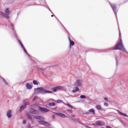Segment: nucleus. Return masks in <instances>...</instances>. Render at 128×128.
<instances>
[{
    "mask_svg": "<svg viewBox=\"0 0 128 128\" xmlns=\"http://www.w3.org/2000/svg\"><path fill=\"white\" fill-rule=\"evenodd\" d=\"M116 110L118 112L119 114L123 116L124 117H128V116L126 113H122L118 110Z\"/></svg>",
    "mask_w": 128,
    "mask_h": 128,
    "instance_id": "nucleus-17",
    "label": "nucleus"
},
{
    "mask_svg": "<svg viewBox=\"0 0 128 128\" xmlns=\"http://www.w3.org/2000/svg\"><path fill=\"white\" fill-rule=\"evenodd\" d=\"M88 111L89 112H90L91 113L93 114H95V110L93 108L89 110Z\"/></svg>",
    "mask_w": 128,
    "mask_h": 128,
    "instance_id": "nucleus-22",
    "label": "nucleus"
},
{
    "mask_svg": "<svg viewBox=\"0 0 128 128\" xmlns=\"http://www.w3.org/2000/svg\"><path fill=\"white\" fill-rule=\"evenodd\" d=\"M47 69V68H40V70H41L40 71L42 72L43 71H44L46 70Z\"/></svg>",
    "mask_w": 128,
    "mask_h": 128,
    "instance_id": "nucleus-31",
    "label": "nucleus"
},
{
    "mask_svg": "<svg viewBox=\"0 0 128 128\" xmlns=\"http://www.w3.org/2000/svg\"><path fill=\"white\" fill-rule=\"evenodd\" d=\"M54 115V114L52 115L51 116L52 118V120H55L56 119V116H55Z\"/></svg>",
    "mask_w": 128,
    "mask_h": 128,
    "instance_id": "nucleus-36",
    "label": "nucleus"
},
{
    "mask_svg": "<svg viewBox=\"0 0 128 128\" xmlns=\"http://www.w3.org/2000/svg\"><path fill=\"white\" fill-rule=\"evenodd\" d=\"M29 112L30 114H39V112L38 110L31 108L29 109Z\"/></svg>",
    "mask_w": 128,
    "mask_h": 128,
    "instance_id": "nucleus-6",
    "label": "nucleus"
},
{
    "mask_svg": "<svg viewBox=\"0 0 128 128\" xmlns=\"http://www.w3.org/2000/svg\"><path fill=\"white\" fill-rule=\"evenodd\" d=\"M18 14H19V13H18V14H17V16H18Z\"/></svg>",
    "mask_w": 128,
    "mask_h": 128,
    "instance_id": "nucleus-62",
    "label": "nucleus"
},
{
    "mask_svg": "<svg viewBox=\"0 0 128 128\" xmlns=\"http://www.w3.org/2000/svg\"><path fill=\"white\" fill-rule=\"evenodd\" d=\"M85 114H90V113L88 112H85Z\"/></svg>",
    "mask_w": 128,
    "mask_h": 128,
    "instance_id": "nucleus-50",
    "label": "nucleus"
},
{
    "mask_svg": "<svg viewBox=\"0 0 128 128\" xmlns=\"http://www.w3.org/2000/svg\"><path fill=\"white\" fill-rule=\"evenodd\" d=\"M54 16H55V15H51V16L52 17H53Z\"/></svg>",
    "mask_w": 128,
    "mask_h": 128,
    "instance_id": "nucleus-55",
    "label": "nucleus"
},
{
    "mask_svg": "<svg viewBox=\"0 0 128 128\" xmlns=\"http://www.w3.org/2000/svg\"><path fill=\"white\" fill-rule=\"evenodd\" d=\"M55 16L56 18L60 22V21L58 19V18L56 16Z\"/></svg>",
    "mask_w": 128,
    "mask_h": 128,
    "instance_id": "nucleus-51",
    "label": "nucleus"
},
{
    "mask_svg": "<svg viewBox=\"0 0 128 128\" xmlns=\"http://www.w3.org/2000/svg\"><path fill=\"white\" fill-rule=\"evenodd\" d=\"M37 99V97L36 96H35L32 99V100L34 101Z\"/></svg>",
    "mask_w": 128,
    "mask_h": 128,
    "instance_id": "nucleus-40",
    "label": "nucleus"
},
{
    "mask_svg": "<svg viewBox=\"0 0 128 128\" xmlns=\"http://www.w3.org/2000/svg\"><path fill=\"white\" fill-rule=\"evenodd\" d=\"M66 105L68 106H70V104H68V103H67V104H66Z\"/></svg>",
    "mask_w": 128,
    "mask_h": 128,
    "instance_id": "nucleus-49",
    "label": "nucleus"
},
{
    "mask_svg": "<svg viewBox=\"0 0 128 128\" xmlns=\"http://www.w3.org/2000/svg\"><path fill=\"white\" fill-rule=\"evenodd\" d=\"M38 122L40 124L44 125L46 126H47L50 125V124L49 123L44 120H40L38 121Z\"/></svg>",
    "mask_w": 128,
    "mask_h": 128,
    "instance_id": "nucleus-11",
    "label": "nucleus"
},
{
    "mask_svg": "<svg viewBox=\"0 0 128 128\" xmlns=\"http://www.w3.org/2000/svg\"><path fill=\"white\" fill-rule=\"evenodd\" d=\"M119 36H120V33Z\"/></svg>",
    "mask_w": 128,
    "mask_h": 128,
    "instance_id": "nucleus-59",
    "label": "nucleus"
},
{
    "mask_svg": "<svg viewBox=\"0 0 128 128\" xmlns=\"http://www.w3.org/2000/svg\"><path fill=\"white\" fill-rule=\"evenodd\" d=\"M27 117L30 119V120H31L32 122V123L33 122V121L32 120V118L31 117V115L30 114L28 113L27 114Z\"/></svg>",
    "mask_w": 128,
    "mask_h": 128,
    "instance_id": "nucleus-25",
    "label": "nucleus"
},
{
    "mask_svg": "<svg viewBox=\"0 0 128 128\" xmlns=\"http://www.w3.org/2000/svg\"><path fill=\"white\" fill-rule=\"evenodd\" d=\"M119 50L125 54H128V52L126 50L122 43V39L120 38L119 42L116 45L112 50Z\"/></svg>",
    "mask_w": 128,
    "mask_h": 128,
    "instance_id": "nucleus-1",
    "label": "nucleus"
},
{
    "mask_svg": "<svg viewBox=\"0 0 128 128\" xmlns=\"http://www.w3.org/2000/svg\"><path fill=\"white\" fill-rule=\"evenodd\" d=\"M92 124L95 126H98L97 121L96 123Z\"/></svg>",
    "mask_w": 128,
    "mask_h": 128,
    "instance_id": "nucleus-35",
    "label": "nucleus"
},
{
    "mask_svg": "<svg viewBox=\"0 0 128 128\" xmlns=\"http://www.w3.org/2000/svg\"><path fill=\"white\" fill-rule=\"evenodd\" d=\"M80 98L82 99H86V96L83 95H80Z\"/></svg>",
    "mask_w": 128,
    "mask_h": 128,
    "instance_id": "nucleus-32",
    "label": "nucleus"
},
{
    "mask_svg": "<svg viewBox=\"0 0 128 128\" xmlns=\"http://www.w3.org/2000/svg\"><path fill=\"white\" fill-rule=\"evenodd\" d=\"M34 92H36L38 94L40 93L42 94H46L52 93L53 92L44 89L42 87H38L34 89Z\"/></svg>",
    "mask_w": 128,
    "mask_h": 128,
    "instance_id": "nucleus-2",
    "label": "nucleus"
},
{
    "mask_svg": "<svg viewBox=\"0 0 128 128\" xmlns=\"http://www.w3.org/2000/svg\"><path fill=\"white\" fill-rule=\"evenodd\" d=\"M97 122L98 126H102L104 124V122H102L100 120H98Z\"/></svg>",
    "mask_w": 128,
    "mask_h": 128,
    "instance_id": "nucleus-16",
    "label": "nucleus"
},
{
    "mask_svg": "<svg viewBox=\"0 0 128 128\" xmlns=\"http://www.w3.org/2000/svg\"><path fill=\"white\" fill-rule=\"evenodd\" d=\"M28 128H32V127L31 126L30 124H28Z\"/></svg>",
    "mask_w": 128,
    "mask_h": 128,
    "instance_id": "nucleus-42",
    "label": "nucleus"
},
{
    "mask_svg": "<svg viewBox=\"0 0 128 128\" xmlns=\"http://www.w3.org/2000/svg\"><path fill=\"white\" fill-rule=\"evenodd\" d=\"M118 10V9L117 8L116 4H112V10L116 16Z\"/></svg>",
    "mask_w": 128,
    "mask_h": 128,
    "instance_id": "nucleus-9",
    "label": "nucleus"
},
{
    "mask_svg": "<svg viewBox=\"0 0 128 128\" xmlns=\"http://www.w3.org/2000/svg\"><path fill=\"white\" fill-rule=\"evenodd\" d=\"M75 88L76 89H74L72 90V92H76L79 90V88L78 87L76 86L75 87Z\"/></svg>",
    "mask_w": 128,
    "mask_h": 128,
    "instance_id": "nucleus-24",
    "label": "nucleus"
},
{
    "mask_svg": "<svg viewBox=\"0 0 128 128\" xmlns=\"http://www.w3.org/2000/svg\"><path fill=\"white\" fill-rule=\"evenodd\" d=\"M121 59V58L120 56L117 57L116 59V65L117 66L118 64V61Z\"/></svg>",
    "mask_w": 128,
    "mask_h": 128,
    "instance_id": "nucleus-20",
    "label": "nucleus"
},
{
    "mask_svg": "<svg viewBox=\"0 0 128 128\" xmlns=\"http://www.w3.org/2000/svg\"><path fill=\"white\" fill-rule=\"evenodd\" d=\"M34 67L36 68H37L38 70H39L40 69V67H38L37 66H34Z\"/></svg>",
    "mask_w": 128,
    "mask_h": 128,
    "instance_id": "nucleus-41",
    "label": "nucleus"
},
{
    "mask_svg": "<svg viewBox=\"0 0 128 128\" xmlns=\"http://www.w3.org/2000/svg\"><path fill=\"white\" fill-rule=\"evenodd\" d=\"M57 90L62 89L63 88V87L62 86H56Z\"/></svg>",
    "mask_w": 128,
    "mask_h": 128,
    "instance_id": "nucleus-33",
    "label": "nucleus"
},
{
    "mask_svg": "<svg viewBox=\"0 0 128 128\" xmlns=\"http://www.w3.org/2000/svg\"><path fill=\"white\" fill-rule=\"evenodd\" d=\"M26 86L28 89H30L32 88V86L29 83L26 84Z\"/></svg>",
    "mask_w": 128,
    "mask_h": 128,
    "instance_id": "nucleus-18",
    "label": "nucleus"
},
{
    "mask_svg": "<svg viewBox=\"0 0 128 128\" xmlns=\"http://www.w3.org/2000/svg\"><path fill=\"white\" fill-rule=\"evenodd\" d=\"M67 111L69 112L70 113H72V110H67Z\"/></svg>",
    "mask_w": 128,
    "mask_h": 128,
    "instance_id": "nucleus-47",
    "label": "nucleus"
},
{
    "mask_svg": "<svg viewBox=\"0 0 128 128\" xmlns=\"http://www.w3.org/2000/svg\"><path fill=\"white\" fill-rule=\"evenodd\" d=\"M68 38L70 42V48H71V46H73L74 44V42L73 41L71 40L69 34H68Z\"/></svg>",
    "mask_w": 128,
    "mask_h": 128,
    "instance_id": "nucleus-14",
    "label": "nucleus"
},
{
    "mask_svg": "<svg viewBox=\"0 0 128 128\" xmlns=\"http://www.w3.org/2000/svg\"><path fill=\"white\" fill-rule=\"evenodd\" d=\"M17 41L18 43L20 45V46L22 48L24 52V53L26 54V55L28 56H30V55L28 53L26 50L24 48V46L23 44H22L21 41L19 39H17Z\"/></svg>",
    "mask_w": 128,
    "mask_h": 128,
    "instance_id": "nucleus-4",
    "label": "nucleus"
},
{
    "mask_svg": "<svg viewBox=\"0 0 128 128\" xmlns=\"http://www.w3.org/2000/svg\"><path fill=\"white\" fill-rule=\"evenodd\" d=\"M48 10L51 12V13L52 14H53V13L52 12V11L49 8V7H48Z\"/></svg>",
    "mask_w": 128,
    "mask_h": 128,
    "instance_id": "nucleus-43",
    "label": "nucleus"
},
{
    "mask_svg": "<svg viewBox=\"0 0 128 128\" xmlns=\"http://www.w3.org/2000/svg\"><path fill=\"white\" fill-rule=\"evenodd\" d=\"M74 85L76 86L80 87L82 86V81L80 79L77 80L74 83Z\"/></svg>",
    "mask_w": 128,
    "mask_h": 128,
    "instance_id": "nucleus-8",
    "label": "nucleus"
},
{
    "mask_svg": "<svg viewBox=\"0 0 128 128\" xmlns=\"http://www.w3.org/2000/svg\"><path fill=\"white\" fill-rule=\"evenodd\" d=\"M46 4V6H44V5L42 4H39V5L44 6H45V7H46V8H47V9H48V7H49L47 5V4Z\"/></svg>",
    "mask_w": 128,
    "mask_h": 128,
    "instance_id": "nucleus-38",
    "label": "nucleus"
},
{
    "mask_svg": "<svg viewBox=\"0 0 128 128\" xmlns=\"http://www.w3.org/2000/svg\"><path fill=\"white\" fill-rule=\"evenodd\" d=\"M63 101L61 100H57V102L58 103H60L62 102Z\"/></svg>",
    "mask_w": 128,
    "mask_h": 128,
    "instance_id": "nucleus-34",
    "label": "nucleus"
},
{
    "mask_svg": "<svg viewBox=\"0 0 128 128\" xmlns=\"http://www.w3.org/2000/svg\"><path fill=\"white\" fill-rule=\"evenodd\" d=\"M110 4L111 8H112V4L110 2Z\"/></svg>",
    "mask_w": 128,
    "mask_h": 128,
    "instance_id": "nucleus-52",
    "label": "nucleus"
},
{
    "mask_svg": "<svg viewBox=\"0 0 128 128\" xmlns=\"http://www.w3.org/2000/svg\"><path fill=\"white\" fill-rule=\"evenodd\" d=\"M71 120H72L74 122V121H75L73 119H71Z\"/></svg>",
    "mask_w": 128,
    "mask_h": 128,
    "instance_id": "nucleus-54",
    "label": "nucleus"
},
{
    "mask_svg": "<svg viewBox=\"0 0 128 128\" xmlns=\"http://www.w3.org/2000/svg\"><path fill=\"white\" fill-rule=\"evenodd\" d=\"M56 104L54 102H50L49 104V105L50 106H55Z\"/></svg>",
    "mask_w": 128,
    "mask_h": 128,
    "instance_id": "nucleus-30",
    "label": "nucleus"
},
{
    "mask_svg": "<svg viewBox=\"0 0 128 128\" xmlns=\"http://www.w3.org/2000/svg\"><path fill=\"white\" fill-rule=\"evenodd\" d=\"M33 116L35 118L38 119H43V118L39 116L33 115Z\"/></svg>",
    "mask_w": 128,
    "mask_h": 128,
    "instance_id": "nucleus-19",
    "label": "nucleus"
},
{
    "mask_svg": "<svg viewBox=\"0 0 128 128\" xmlns=\"http://www.w3.org/2000/svg\"><path fill=\"white\" fill-rule=\"evenodd\" d=\"M33 83L34 85H37L38 84V83L36 80H34L33 81Z\"/></svg>",
    "mask_w": 128,
    "mask_h": 128,
    "instance_id": "nucleus-26",
    "label": "nucleus"
},
{
    "mask_svg": "<svg viewBox=\"0 0 128 128\" xmlns=\"http://www.w3.org/2000/svg\"><path fill=\"white\" fill-rule=\"evenodd\" d=\"M6 14L5 13H4L3 12L1 11H0V16L2 17L3 18L5 17Z\"/></svg>",
    "mask_w": 128,
    "mask_h": 128,
    "instance_id": "nucleus-23",
    "label": "nucleus"
},
{
    "mask_svg": "<svg viewBox=\"0 0 128 128\" xmlns=\"http://www.w3.org/2000/svg\"><path fill=\"white\" fill-rule=\"evenodd\" d=\"M85 127L86 128H91V127H90L89 126H86V125H85Z\"/></svg>",
    "mask_w": 128,
    "mask_h": 128,
    "instance_id": "nucleus-45",
    "label": "nucleus"
},
{
    "mask_svg": "<svg viewBox=\"0 0 128 128\" xmlns=\"http://www.w3.org/2000/svg\"><path fill=\"white\" fill-rule=\"evenodd\" d=\"M79 124H82L80 122H78Z\"/></svg>",
    "mask_w": 128,
    "mask_h": 128,
    "instance_id": "nucleus-60",
    "label": "nucleus"
},
{
    "mask_svg": "<svg viewBox=\"0 0 128 128\" xmlns=\"http://www.w3.org/2000/svg\"><path fill=\"white\" fill-rule=\"evenodd\" d=\"M104 99L105 100H106V101H108V98L106 97H104Z\"/></svg>",
    "mask_w": 128,
    "mask_h": 128,
    "instance_id": "nucleus-46",
    "label": "nucleus"
},
{
    "mask_svg": "<svg viewBox=\"0 0 128 128\" xmlns=\"http://www.w3.org/2000/svg\"><path fill=\"white\" fill-rule=\"evenodd\" d=\"M26 123V120H23V124H25Z\"/></svg>",
    "mask_w": 128,
    "mask_h": 128,
    "instance_id": "nucleus-44",
    "label": "nucleus"
},
{
    "mask_svg": "<svg viewBox=\"0 0 128 128\" xmlns=\"http://www.w3.org/2000/svg\"><path fill=\"white\" fill-rule=\"evenodd\" d=\"M74 122L75 123H77V122H76V121H74Z\"/></svg>",
    "mask_w": 128,
    "mask_h": 128,
    "instance_id": "nucleus-57",
    "label": "nucleus"
},
{
    "mask_svg": "<svg viewBox=\"0 0 128 128\" xmlns=\"http://www.w3.org/2000/svg\"><path fill=\"white\" fill-rule=\"evenodd\" d=\"M14 2V0H8V3L9 4H11L12 3Z\"/></svg>",
    "mask_w": 128,
    "mask_h": 128,
    "instance_id": "nucleus-37",
    "label": "nucleus"
},
{
    "mask_svg": "<svg viewBox=\"0 0 128 128\" xmlns=\"http://www.w3.org/2000/svg\"><path fill=\"white\" fill-rule=\"evenodd\" d=\"M12 111L11 110H9L7 112L6 114V116L8 118H10L12 116V115L11 114Z\"/></svg>",
    "mask_w": 128,
    "mask_h": 128,
    "instance_id": "nucleus-15",
    "label": "nucleus"
},
{
    "mask_svg": "<svg viewBox=\"0 0 128 128\" xmlns=\"http://www.w3.org/2000/svg\"><path fill=\"white\" fill-rule=\"evenodd\" d=\"M112 50V48H110L107 49H102V50H97L96 49H93L92 51L94 52L97 53L100 52H109Z\"/></svg>",
    "mask_w": 128,
    "mask_h": 128,
    "instance_id": "nucleus-3",
    "label": "nucleus"
},
{
    "mask_svg": "<svg viewBox=\"0 0 128 128\" xmlns=\"http://www.w3.org/2000/svg\"><path fill=\"white\" fill-rule=\"evenodd\" d=\"M51 112H52L54 115H57L62 118H64L66 116L64 114L60 112H55L52 111Z\"/></svg>",
    "mask_w": 128,
    "mask_h": 128,
    "instance_id": "nucleus-5",
    "label": "nucleus"
},
{
    "mask_svg": "<svg viewBox=\"0 0 128 128\" xmlns=\"http://www.w3.org/2000/svg\"><path fill=\"white\" fill-rule=\"evenodd\" d=\"M104 105L106 106H108V104L107 102H105L104 104Z\"/></svg>",
    "mask_w": 128,
    "mask_h": 128,
    "instance_id": "nucleus-39",
    "label": "nucleus"
},
{
    "mask_svg": "<svg viewBox=\"0 0 128 128\" xmlns=\"http://www.w3.org/2000/svg\"><path fill=\"white\" fill-rule=\"evenodd\" d=\"M60 22L61 24L62 25V27L64 28V30H65L66 32L68 34H69L68 31V30L66 29V28L63 25V24L61 23V22Z\"/></svg>",
    "mask_w": 128,
    "mask_h": 128,
    "instance_id": "nucleus-29",
    "label": "nucleus"
},
{
    "mask_svg": "<svg viewBox=\"0 0 128 128\" xmlns=\"http://www.w3.org/2000/svg\"><path fill=\"white\" fill-rule=\"evenodd\" d=\"M53 92H56L58 90L56 86H54L52 88Z\"/></svg>",
    "mask_w": 128,
    "mask_h": 128,
    "instance_id": "nucleus-28",
    "label": "nucleus"
},
{
    "mask_svg": "<svg viewBox=\"0 0 128 128\" xmlns=\"http://www.w3.org/2000/svg\"><path fill=\"white\" fill-rule=\"evenodd\" d=\"M5 14H6L5 18H9V15L10 13L9 9L8 8H6L4 10Z\"/></svg>",
    "mask_w": 128,
    "mask_h": 128,
    "instance_id": "nucleus-12",
    "label": "nucleus"
},
{
    "mask_svg": "<svg viewBox=\"0 0 128 128\" xmlns=\"http://www.w3.org/2000/svg\"><path fill=\"white\" fill-rule=\"evenodd\" d=\"M29 103L28 102H25L24 105L21 106L20 108L19 111L20 112L22 110L24 109L25 108H26V106L29 104Z\"/></svg>",
    "mask_w": 128,
    "mask_h": 128,
    "instance_id": "nucleus-13",
    "label": "nucleus"
},
{
    "mask_svg": "<svg viewBox=\"0 0 128 128\" xmlns=\"http://www.w3.org/2000/svg\"><path fill=\"white\" fill-rule=\"evenodd\" d=\"M96 108L98 110H102V108L100 105H97L96 106Z\"/></svg>",
    "mask_w": 128,
    "mask_h": 128,
    "instance_id": "nucleus-27",
    "label": "nucleus"
},
{
    "mask_svg": "<svg viewBox=\"0 0 128 128\" xmlns=\"http://www.w3.org/2000/svg\"><path fill=\"white\" fill-rule=\"evenodd\" d=\"M57 108V107H56V108Z\"/></svg>",
    "mask_w": 128,
    "mask_h": 128,
    "instance_id": "nucleus-61",
    "label": "nucleus"
},
{
    "mask_svg": "<svg viewBox=\"0 0 128 128\" xmlns=\"http://www.w3.org/2000/svg\"><path fill=\"white\" fill-rule=\"evenodd\" d=\"M0 80H1L2 81H3V83H4L6 85H8V84L7 83V82L6 80L4 78H2L0 76Z\"/></svg>",
    "mask_w": 128,
    "mask_h": 128,
    "instance_id": "nucleus-21",
    "label": "nucleus"
},
{
    "mask_svg": "<svg viewBox=\"0 0 128 128\" xmlns=\"http://www.w3.org/2000/svg\"><path fill=\"white\" fill-rule=\"evenodd\" d=\"M77 120L78 121H79V118H77Z\"/></svg>",
    "mask_w": 128,
    "mask_h": 128,
    "instance_id": "nucleus-56",
    "label": "nucleus"
},
{
    "mask_svg": "<svg viewBox=\"0 0 128 128\" xmlns=\"http://www.w3.org/2000/svg\"><path fill=\"white\" fill-rule=\"evenodd\" d=\"M41 0V1H42V0Z\"/></svg>",
    "mask_w": 128,
    "mask_h": 128,
    "instance_id": "nucleus-63",
    "label": "nucleus"
},
{
    "mask_svg": "<svg viewBox=\"0 0 128 128\" xmlns=\"http://www.w3.org/2000/svg\"><path fill=\"white\" fill-rule=\"evenodd\" d=\"M82 114H85V112H83L82 113Z\"/></svg>",
    "mask_w": 128,
    "mask_h": 128,
    "instance_id": "nucleus-58",
    "label": "nucleus"
},
{
    "mask_svg": "<svg viewBox=\"0 0 128 128\" xmlns=\"http://www.w3.org/2000/svg\"><path fill=\"white\" fill-rule=\"evenodd\" d=\"M10 26L12 27V31H13L14 33V35L15 37L16 38L17 40V39H18V36L16 35V32L14 30V24H10Z\"/></svg>",
    "mask_w": 128,
    "mask_h": 128,
    "instance_id": "nucleus-10",
    "label": "nucleus"
},
{
    "mask_svg": "<svg viewBox=\"0 0 128 128\" xmlns=\"http://www.w3.org/2000/svg\"><path fill=\"white\" fill-rule=\"evenodd\" d=\"M106 128H111V127L108 126H107L106 127Z\"/></svg>",
    "mask_w": 128,
    "mask_h": 128,
    "instance_id": "nucleus-53",
    "label": "nucleus"
},
{
    "mask_svg": "<svg viewBox=\"0 0 128 128\" xmlns=\"http://www.w3.org/2000/svg\"><path fill=\"white\" fill-rule=\"evenodd\" d=\"M38 108L39 110L41 112H47L50 111L49 110L45 108L42 107L40 106H38Z\"/></svg>",
    "mask_w": 128,
    "mask_h": 128,
    "instance_id": "nucleus-7",
    "label": "nucleus"
},
{
    "mask_svg": "<svg viewBox=\"0 0 128 128\" xmlns=\"http://www.w3.org/2000/svg\"><path fill=\"white\" fill-rule=\"evenodd\" d=\"M69 107H70L72 109L73 108V107L71 105Z\"/></svg>",
    "mask_w": 128,
    "mask_h": 128,
    "instance_id": "nucleus-48",
    "label": "nucleus"
}]
</instances>
